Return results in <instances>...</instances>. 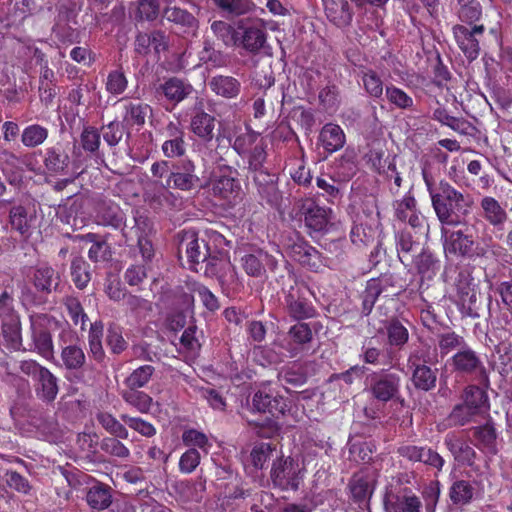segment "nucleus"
<instances>
[{
    "mask_svg": "<svg viewBox=\"0 0 512 512\" xmlns=\"http://www.w3.org/2000/svg\"><path fill=\"white\" fill-rule=\"evenodd\" d=\"M472 204L468 194L461 193L446 181H440L437 193L432 195V206L443 226L457 227L464 224Z\"/></svg>",
    "mask_w": 512,
    "mask_h": 512,
    "instance_id": "obj_1",
    "label": "nucleus"
},
{
    "mask_svg": "<svg viewBox=\"0 0 512 512\" xmlns=\"http://www.w3.org/2000/svg\"><path fill=\"white\" fill-rule=\"evenodd\" d=\"M402 377L390 369L372 371L366 376L365 391L376 401L386 404L400 399Z\"/></svg>",
    "mask_w": 512,
    "mask_h": 512,
    "instance_id": "obj_2",
    "label": "nucleus"
},
{
    "mask_svg": "<svg viewBox=\"0 0 512 512\" xmlns=\"http://www.w3.org/2000/svg\"><path fill=\"white\" fill-rule=\"evenodd\" d=\"M224 161L222 156L215 158L220 175L215 176L211 183V194L222 201L223 205L233 207L240 203L243 192L239 179L231 175L232 173L237 174V171L222 163Z\"/></svg>",
    "mask_w": 512,
    "mask_h": 512,
    "instance_id": "obj_3",
    "label": "nucleus"
},
{
    "mask_svg": "<svg viewBox=\"0 0 512 512\" xmlns=\"http://www.w3.org/2000/svg\"><path fill=\"white\" fill-rule=\"evenodd\" d=\"M284 302L288 314L295 320H304L314 317L316 311L308 301L309 288L297 281L294 274L288 272L287 283H283Z\"/></svg>",
    "mask_w": 512,
    "mask_h": 512,
    "instance_id": "obj_4",
    "label": "nucleus"
},
{
    "mask_svg": "<svg viewBox=\"0 0 512 512\" xmlns=\"http://www.w3.org/2000/svg\"><path fill=\"white\" fill-rule=\"evenodd\" d=\"M462 228L457 231H449L444 226L441 229L445 237L444 249L446 252L462 257H482L485 255L484 248L479 246L473 233L474 226H469L464 219Z\"/></svg>",
    "mask_w": 512,
    "mask_h": 512,
    "instance_id": "obj_5",
    "label": "nucleus"
},
{
    "mask_svg": "<svg viewBox=\"0 0 512 512\" xmlns=\"http://www.w3.org/2000/svg\"><path fill=\"white\" fill-rule=\"evenodd\" d=\"M450 365L454 372L461 375L473 376L482 387H489L490 381L486 367L479 354L468 344L465 348L460 350V352H456L451 357Z\"/></svg>",
    "mask_w": 512,
    "mask_h": 512,
    "instance_id": "obj_6",
    "label": "nucleus"
},
{
    "mask_svg": "<svg viewBox=\"0 0 512 512\" xmlns=\"http://www.w3.org/2000/svg\"><path fill=\"white\" fill-rule=\"evenodd\" d=\"M270 478L274 487L282 491H297L302 482L299 465L292 458L283 456L273 460Z\"/></svg>",
    "mask_w": 512,
    "mask_h": 512,
    "instance_id": "obj_7",
    "label": "nucleus"
},
{
    "mask_svg": "<svg viewBox=\"0 0 512 512\" xmlns=\"http://www.w3.org/2000/svg\"><path fill=\"white\" fill-rule=\"evenodd\" d=\"M287 250L293 260L310 271L319 272L327 266L328 259L300 236L289 240Z\"/></svg>",
    "mask_w": 512,
    "mask_h": 512,
    "instance_id": "obj_8",
    "label": "nucleus"
},
{
    "mask_svg": "<svg viewBox=\"0 0 512 512\" xmlns=\"http://www.w3.org/2000/svg\"><path fill=\"white\" fill-rule=\"evenodd\" d=\"M170 187L181 191H190L202 187L201 178L192 160L185 158L172 163V169L164 188Z\"/></svg>",
    "mask_w": 512,
    "mask_h": 512,
    "instance_id": "obj_9",
    "label": "nucleus"
},
{
    "mask_svg": "<svg viewBox=\"0 0 512 512\" xmlns=\"http://www.w3.org/2000/svg\"><path fill=\"white\" fill-rule=\"evenodd\" d=\"M178 254L185 253L191 265L204 263L210 256V249L204 239H200L195 230H182L176 235Z\"/></svg>",
    "mask_w": 512,
    "mask_h": 512,
    "instance_id": "obj_10",
    "label": "nucleus"
},
{
    "mask_svg": "<svg viewBox=\"0 0 512 512\" xmlns=\"http://www.w3.org/2000/svg\"><path fill=\"white\" fill-rule=\"evenodd\" d=\"M242 31L238 43L251 54H257L266 47L267 34L263 22L259 19H242L237 23Z\"/></svg>",
    "mask_w": 512,
    "mask_h": 512,
    "instance_id": "obj_11",
    "label": "nucleus"
},
{
    "mask_svg": "<svg viewBox=\"0 0 512 512\" xmlns=\"http://www.w3.org/2000/svg\"><path fill=\"white\" fill-rule=\"evenodd\" d=\"M259 197L272 207L280 206L282 193L278 188V175L267 170L250 175Z\"/></svg>",
    "mask_w": 512,
    "mask_h": 512,
    "instance_id": "obj_12",
    "label": "nucleus"
},
{
    "mask_svg": "<svg viewBox=\"0 0 512 512\" xmlns=\"http://www.w3.org/2000/svg\"><path fill=\"white\" fill-rule=\"evenodd\" d=\"M484 30L483 25H475L472 28L464 25H455L453 27L456 42L468 59L473 60L477 58L480 50L478 37L483 35Z\"/></svg>",
    "mask_w": 512,
    "mask_h": 512,
    "instance_id": "obj_13",
    "label": "nucleus"
},
{
    "mask_svg": "<svg viewBox=\"0 0 512 512\" xmlns=\"http://www.w3.org/2000/svg\"><path fill=\"white\" fill-rule=\"evenodd\" d=\"M204 273L210 277H216L220 282H234L236 278L235 267L230 262L229 257L221 252L208 256L205 260Z\"/></svg>",
    "mask_w": 512,
    "mask_h": 512,
    "instance_id": "obj_14",
    "label": "nucleus"
},
{
    "mask_svg": "<svg viewBox=\"0 0 512 512\" xmlns=\"http://www.w3.org/2000/svg\"><path fill=\"white\" fill-rule=\"evenodd\" d=\"M397 453L411 462H420L437 470H441L444 465L443 457L430 447L402 445Z\"/></svg>",
    "mask_w": 512,
    "mask_h": 512,
    "instance_id": "obj_15",
    "label": "nucleus"
},
{
    "mask_svg": "<svg viewBox=\"0 0 512 512\" xmlns=\"http://www.w3.org/2000/svg\"><path fill=\"white\" fill-rule=\"evenodd\" d=\"M96 217L98 223L101 225L110 226L114 229H121L126 245H130V237L124 230L125 215L117 204L105 200L99 202Z\"/></svg>",
    "mask_w": 512,
    "mask_h": 512,
    "instance_id": "obj_16",
    "label": "nucleus"
},
{
    "mask_svg": "<svg viewBox=\"0 0 512 512\" xmlns=\"http://www.w3.org/2000/svg\"><path fill=\"white\" fill-rule=\"evenodd\" d=\"M252 409L259 413H269L278 418L289 411V405L282 396H273L265 391H257L252 397Z\"/></svg>",
    "mask_w": 512,
    "mask_h": 512,
    "instance_id": "obj_17",
    "label": "nucleus"
},
{
    "mask_svg": "<svg viewBox=\"0 0 512 512\" xmlns=\"http://www.w3.org/2000/svg\"><path fill=\"white\" fill-rule=\"evenodd\" d=\"M3 312H6V314L0 317V335L2 334L9 348L15 351L23 350L19 315L11 308H3Z\"/></svg>",
    "mask_w": 512,
    "mask_h": 512,
    "instance_id": "obj_18",
    "label": "nucleus"
},
{
    "mask_svg": "<svg viewBox=\"0 0 512 512\" xmlns=\"http://www.w3.org/2000/svg\"><path fill=\"white\" fill-rule=\"evenodd\" d=\"M388 286H392L391 276H381L379 278H372L367 281L365 290L361 293L360 296V312L362 316L370 315L379 296L387 291Z\"/></svg>",
    "mask_w": 512,
    "mask_h": 512,
    "instance_id": "obj_19",
    "label": "nucleus"
},
{
    "mask_svg": "<svg viewBox=\"0 0 512 512\" xmlns=\"http://www.w3.org/2000/svg\"><path fill=\"white\" fill-rule=\"evenodd\" d=\"M30 282L38 293L48 295L58 291L61 278L51 266L40 265L33 270Z\"/></svg>",
    "mask_w": 512,
    "mask_h": 512,
    "instance_id": "obj_20",
    "label": "nucleus"
},
{
    "mask_svg": "<svg viewBox=\"0 0 512 512\" xmlns=\"http://www.w3.org/2000/svg\"><path fill=\"white\" fill-rule=\"evenodd\" d=\"M158 91L164 95L168 102L174 105L189 98L195 92L194 87L188 80L175 76L160 84Z\"/></svg>",
    "mask_w": 512,
    "mask_h": 512,
    "instance_id": "obj_21",
    "label": "nucleus"
},
{
    "mask_svg": "<svg viewBox=\"0 0 512 512\" xmlns=\"http://www.w3.org/2000/svg\"><path fill=\"white\" fill-rule=\"evenodd\" d=\"M134 222L133 228H135L137 234L136 248L141 254L143 262L148 263L155 254L152 241L149 239V234L152 232V224L148 217L139 214L134 216Z\"/></svg>",
    "mask_w": 512,
    "mask_h": 512,
    "instance_id": "obj_22",
    "label": "nucleus"
},
{
    "mask_svg": "<svg viewBox=\"0 0 512 512\" xmlns=\"http://www.w3.org/2000/svg\"><path fill=\"white\" fill-rule=\"evenodd\" d=\"M444 445L457 462L468 466H472L474 464L476 459L475 450L456 433H448L445 436Z\"/></svg>",
    "mask_w": 512,
    "mask_h": 512,
    "instance_id": "obj_23",
    "label": "nucleus"
},
{
    "mask_svg": "<svg viewBox=\"0 0 512 512\" xmlns=\"http://www.w3.org/2000/svg\"><path fill=\"white\" fill-rule=\"evenodd\" d=\"M163 17L177 26L181 33L195 36L199 27V21L189 11L173 6L167 7Z\"/></svg>",
    "mask_w": 512,
    "mask_h": 512,
    "instance_id": "obj_24",
    "label": "nucleus"
},
{
    "mask_svg": "<svg viewBox=\"0 0 512 512\" xmlns=\"http://www.w3.org/2000/svg\"><path fill=\"white\" fill-rule=\"evenodd\" d=\"M43 165L49 175H67L70 157L60 146L48 147L45 149Z\"/></svg>",
    "mask_w": 512,
    "mask_h": 512,
    "instance_id": "obj_25",
    "label": "nucleus"
},
{
    "mask_svg": "<svg viewBox=\"0 0 512 512\" xmlns=\"http://www.w3.org/2000/svg\"><path fill=\"white\" fill-rule=\"evenodd\" d=\"M305 225L309 232H324L330 223L331 210L323 208L314 202L303 206Z\"/></svg>",
    "mask_w": 512,
    "mask_h": 512,
    "instance_id": "obj_26",
    "label": "nucleus"
},
{
    "mask_svg": "<svg viewBox=\"0 0 512 512\" xmlns=\"http://www.w3.org/2000/svg\"><path fill=\"white\" fill-rule=\"evenodd\" d=\"M161 302L165 308L172 312L183 314L192 308L194 298L191 294L185 292L183 288L176 287L165 291L161 296Z\"/></svg>",
    "mask_w": 512,
    "mask_h": 512,
    "instance_id": "obj_27",
    "label": "nucleus"
},
{
    "mask_svg": "<svg viewBox=\"0 0 512 512\" xmlns=\"http://www.w3.org/2000/svg\"><path fill=\"white\" fill-rule=\"evenodd\" d=\"M327 18L338 27L350 25L353 13L347 0H323Z\"/></svg>",
    "mask_w": 512,
    "mask_h": 512,
    "instance_id": "obj_28",
    "label": "nucleus"
},
{
    "mask_svg": "<svg viewBox=\"0 0 512 512\" xmlns=\"http://www.w3.org/2000/svg\"><path fill=\"white\" fill-rule=\"evenodd\" d=\"M208 85L213 93L225 99L237 98L241 92V82L228 75L213 76Z\"/></svg>",
    "mask_w": 512,
    "mask_h": 512,
    "instance_id": "obj_29",
    "label": "nucleus"
},
{
    "mask_svg": "<svg viewBox=\"0 0 512 512\" xmlns=\"http://www.w3.org/2000/svg\"><path fill=\"white\" fill-rule=\"evenodd\" d=\"M215 122L216 119L213 115L199 109L191 117L190 129L197 137L209 142L214 138Z\"/></svg>",
    "mask_w": 512,
    "mask_h": 512,
    "instance_id": "obj_30",
    "label": "nucleus"
},
{
    "mask_svg": "<svg viewBox=\"0 0 512 512\" xmlns=\"http://www.w3.org/2000/svg\"><path fill=\"white\" fill-rule=\"evenodd\" d=\"M476 441L475 445L491 454H496L497 432L495 425L489 419L484 425L475 426L470 429Z\"/></svg>",
    "mask_w": 512,
    "mask_h": 512,
    "instance_id": "obj_31",
    "label": "nucleus"
},
{
    "mask_svg": "<svg viewBox=\"0 0 512 512\" xmlns=\"http://www.w3.org/2000/svg\"><path fill=\"white\" fill-rule=\"evenodd\" d=\"M35 381V392L45 402H53L58 394V379L46 367L38 375Z\"/></svg>",
    "mask_w": 512,
    "mask_h": 512,
    "instance_id": "obj_32",
    "label": "nucleus"
},
{
    "mask_svg": "<svg viewBox=\"0 0 512 512\" xmlns=\"http://www.w3.org/2000/svg\"><path fill=\"white\" fill-rule=\"evenodd\" d=\"M123 122L128 126L143 127L146 119L151 118L153 110L150 105L139 102L129 101L124 106Z\"/></svg>",
    "mask_w": 512,
    "mask_h": 512,
    "instance_id": "obj_33",
    "label": "nucleus"
},
{
    "mask_svg": "<svg viewBox=\"0 0 512 512\" xmlns=\"http://www.w3.org/2000/svg\"><path fill=\"white\" fill-rule=\"evenodd\" d=\"M438 369L430 366H415L411 370V382L416 390L430 392L436 388Z\"/></svg>",
    "mask_w": 512,
    "mask_h": 512,
    "instance_id": "obj_34",
    "label": "nucleus"
},
{
    "mask_svg": "<svg viewBox=\"0 0 512 512\" xmlns=\"http://www.w3.org/2000/svg\"><path fill=\"white\" fill-rule=\"evenodd\" d=\"M319 141L328 153H333L341 149L346 141L342 128L333 123L325 124L319 134Z\"/></svg>",
    "mask_w": 512,
    "mask_h": 512,
    "instance_id": "obj_35",
    "label": "nucleus"
},
{
    "mask_svg": "<svg viewBox=\"0 0 512 512\" xmlns=\"http://www.w3.org/2000/svg\"><path fill=\"white\" fill-rule=\"evenodd\" d=\"M413 265L421 279H432L440 268L439 259L428 249H422L413 258Z\"/></svg>",
    "mask_w": 512,
    "mask_h": 512,
    "instance_id": "obj_36",
    "label": "nucleus"
},
{
    "mask_svg": "<svg viewBox=\"0 0 512 512\" xmlns=\"http://www.w3.org/2000/svg\"><path fill=\"white\" fill-rule=\"evenodd\" d=\"M199 61L210 69L226 67L229 64L230 59L228 54L216 49L214 43L209 39H205L203 42V49L199 52Z\"/></svg>",
    "mask_w": 512,
    "mask_h": 512,
    "instance_id": "obj_37",
    "label": "nucleus"
},
{
    "mask_svg": "<svg viewBox=\"0 0 512 512\" xmlns=\"http://www.w3.org/2000/svg\"><path fill=\"white\" fill-rule=\"evenodd\" d=\"M480 206L483 210V218L494 227H501L507 220V213L500 203L493 197L482 198Z\"/></svg>",
    "mask_w": 512,
    "mask_h": 512,
    "instance_id": "obj_38",
    "label": "nucleus"
},
{
    "mask_svg": "<svg viewBox=\"0 0 512 512\" xmlns=\"http://www.w3.org/2000/svg\"><path fill=\"white\" fill-rule=\"evenodd\" d=\"M436 338L441 357H444L453 351L460 352V350L465 348L467 345L463 336L450 329H446L443 332L438 333Z\"/></svg>",
    "mask_w": 512,
    "mask_h": 512,
    "instance_id": "obj_39",
    "label": "nucleus"
},
{
    "mask_svg": "<svg viewBox=\"0 0 512 512\" xmlns=\"http://www.w3.org/2000/svg\"><path fill=\"white\" fill-rule=\"evenodd\" d=\"M460 5L459 18L466 23L472 24L478 21L483 9L492 5V0H458Z\"/></svg>",
    "mask_w": 512,
    "mask_h": 512,
    "instance_id": "obj_40",
    "label": "nucleus"
},
{
    "mask_svg": "<svg viewBox=\"0 0 512 512\" xmlns=\"http://www.w3.org/2000/svg\"><path fill=\"white\" fill-rule=\"evenodd\" d=\"M86 500L92 509H107L112 503V490L109 486L98 483L88 490Z\"/></svg>",
    "mask_w": 512,
    "mask_h": 512,
    "instance_id": "obj_41",
    "label": "nucleus"
},
{
    "mask_svg": "<svg viewBox=\"0 0 512 512\" xmlns=\"http://www.w3.org/2000/svg\"><path fill=\"white\" fill-rule=\"evenodd\" d=\"M395 244L399 260L402 264L407 265L411 259V254L416 251L419 243L414 241L409 231L400 230L395 233Z\"/></svg>",
    "mask_w": 512,
    "mask_h": 512,
    "instance_id": "obj_42",
    "label": "nucleus"
},
{
    "mask_svg": "<svg viewBox=\"0 0 512 512\" xmlns=\"http://www.w3.org/2000/svg\"><path fill=\"white\" fill-rule=\"evenodd\" d=\"M103 328V323L96 321L91 324L88 333L90 355L98 363H102L105 359V351L102 345Z\"/></svg>",
    "mask_w": 512,
    "mask_h": 512,
    "instance_id": "obj_43",
    "label": "nucleus"
},
{
    "mask_svg": "<svg viewBox=\"0 0 512 512\" xmlns=\"http://www.w3.org/2000/svg\"><path fill=\"white\" fill-rule=\"evenodd\" d=\"M357 155L353 149H346L335 162V172L343 181L350 180L357 173Z\"/></svg>",
    "mask_w": 512,
    "mask_h": 512,
    "instance_id": "obj_44",
    "label": "nucleus"
},
{
    "mask_svg": "<svg viewBox=\"0 0 512 512\" xmlns=\"http://www.w3.org/2000/svg\"><path fill=\"white\" fill-rule=\"evenodd\" d=\"M32 338L33 346L28 349L29 351H37L45 358L53 355L52 336L47 329L32 326ZM23 350L26 351L27 349L23 348Z\"/></svg>",
    "mask_w": 512,
    "mask_h": 512,
    "instance_id": "obj_45",
    "label": "nucleus"
},
{
    "mask_svg": "<svg viewBox=\"0 0 512 512\" xmlns=\"http://www.w3.org/2000/svg\"><path fill=\"white\" fill-rule=\"evenodd\" d=\"M421 501L415 495L393 496L385 501L388 512H420Z\"/></svg>",
    "mask_w": 512,
    "mask_h": 512,
    "instance_id": "obj_46",
    "label": "nucleus"
},
{
    "mask_svg": "<svg viewBox=\"0 0 512 512\" xmlns=\"http://www.w3.org/2000/svg\"><path fill=\"white\" fill-rule=\"evenodd\" d=\"M213 4L227 17H237L253 9L250 0H212Z\"/></svg>",
    "mask_w": 512,
    "mask_h": 512,
    "instance_id": "obj_47",
    "label": "nucleus"
},
{
    "mask_svg": "<svg viewBox=\"0 0 512 512\" xmlns=\"http://www.w3.org/2000/svg\"><path fill=\"white\" fill-rule=\"evenodd\" d=\"M122 399L140 413H147L152 404V398L139 389L125 388L120 392Z\"/></svg>",
    "mask_w": 512,
    "mask_h": 512,
    "instance_id": "obj_48",
    "label": "nucleus"
},
{
    "mask_svg": "<svg viewBox=\"0 0 512 512\" xmlns=\"http://www.w3.org/2000/svg\"><path fill=\"white\" fill-rule=\"evenodd\" d=\"M70 274L72 282L79 290L85 289L91 280L89 264L81 256L72 259Z\"/></svg>",
    "mask_w": 512,
    "mask_h": 512,
    "instance_id": "obj_49",
    "label": "nucleus"
},
{
    "mask_svg": "<svg viewBox=\"0 0 512 512\" xmlns=\"http://www.w3.org/2000/svg\"><path fill=\"white\" fill-rule=\"evenodd\" d=\"M61 360L67 370H80L86 363V356L80 346L71 344L62 349Z\"/></svg>",
    "mask_w": 512,
    "mask_h": 512,
    "instance_id": "obj_50",
    "label": "nucleus"
},
{
    "mask_svg": "<svg viewBox=\"0 0 512 512\" xmlns=\"http://www.w3.org/2000/svg\"><path fill=\"white\" fill-rule=\"evenodd\" d=\"M433 119L463 135L470 134V130L472 129V125L469 121L464 118L449 115L444 108H437L433 112Z\"/></svg>",
    "mask_w": 512,
    "mask_h": 512,
    "instance_id": "obj_51",
    "label": "nucleus"
},
{
    "mask_svg": "<svg viewBox=\"0 0 512 512\" xmlns=\"http://www.w3.org/2000/svg\"><path fill=\"white\" fill-rule=\"evenodd\" d=\"M388 341L391 346L402 348L409 339V332L403 323L397 319L392 318L386 325Z\"/></svg>",
    "mask_w": 512,
    "mask_h": 512,
    "instance_id": "obj_52",
    "label": "nucleus"
},
{
    "mask_svg": "<svg viewBox=\"0 0 512 512\" xmlns=\"http://www.w3.org/2000/svg\"><path fill=\"white\" fill-rule=\"evenodd\" d=\"M184 132L174 127L171 139L162 144V152L168 158L181 157L185 154Z\"/></svg>",
    "mask_w": 512,
    "mask_h": 512,
    "instance_id": "obj_53",
    "label": "nucleus"
},
{
    "mask_svg": "<svg viewBox=\"0 0 512 512\" xmlns=\"http://www.w3.org/2000/svg\"><path fill=\"white\" fill-rule=\"evenodd\" d=\"M267 159L266 146L264 143L256 144L248 153L247 156V169L248 176L258 173V171L267 170L268 168L265 166V162Z\"/></svg>",
    "mask_w": 512,
    "mask_h": 512,
    "instance_id": "obj_54",
    "label": "nucleus"
},
{
    "mask_svg": "<svg viewBox=\"0 0 512 512\" xmlns=\"http://www.w3.org/2000/svg\"><path fill=\"white\" fill-rule=\"evenodd\" d=\"M210 28L215 37L226 47H230L238 43L239 33L227 22L221 20L214 21L211 23Z\"/></svg>",
    "mask_w": 512,
    "mask_h": 512,
    "instance_id": "obj_55",
    "label": "nucleus"
},
{
    "mask_svg": "<svg viewBox=\"0 0 512 512\" xmlns=\"http://www.w3.org/2000/svg\"><path fill=\"white\" fill-rule=\"evenodd\" d=\"M474 495V488L465 480L455 481L449 490V497L453 504L464 505L469 503Z\"/></svg>",
    "mask_w": 512,
    "mask_h": 512,
    "instance_id": "obj_56",
    "label": "nucleus"
},
{
    "mask_svg": "<svg viewBox=\"0 0 512 512\" xmlns=\"http://www.w3.org/2000/svg\"><path fill=\"white\" fill-rule=\"evenodd\" d=\"M99 424L116 438L127 439L129 437L128 430L113 415L107 412H100L96 415Z\"/></svg>",
    "mask_w": 512,
    "mask_h": 512,
    "instance_id": "obj_57",
    "label": "nucleus"
},
{
    "mask_svg": "<svg viewBox=\"0 0 512 512\" xmlns=\"http://www.w3.org/2000/svg\"><path fill=\"white\" fill-rule=\"evenodd\" d=\"M385 94L390 104L396 108L410 111L415 110L413 98L404 90L394 85H389L386 86Z\"/></svg>",
    "mask_w": 512,
    "mask_h": 512,
    "instance_id": "obj_58",
    "label": "nucleus"
},
{
    "mask_svg": "<svg viewBox=\"0 0 512 512\" xmlns=\"http://www.w3.org/2000/svg\"><path fill=\"white\" fill-rule=\"evenodd\" d=\"M276 452V445L272 443L260 442L254 445L251 450V463L256 469L262 470L267 461L272 458Z\"/></svg>",
    "mask_w": 512,
    "mask_h": 512,
    "instance_id": "obj_59",
    "label": "nucleus"
},
{
    "mask_svg": "<svg viewBox=\"0 0 512 512\" xmlns=\"http://www.w3.org/2000/svg\"><path fill=\"white\" fill-rule=\"evenodd\" d=\"M484 388L485 387L481 388L476 385H470L464 390V403L476 413H478L482 407L488 406V396Z\"/></svg>",
    "mask_w": 512,
    "mask_h": 512,
    "instance_id": "obj_60",
    "label": "nucleus"
},
{
    "mask_svg": "<svg viewBox=\"0 0 512 512\" xmlns=\"http://www.w3.org/2000/svg\"><path fill=\"white\" fill-rule=\"evenodd\" d=\"M155 368L151 365H142L132 371L125 379L124 384L127 388L140 389L144 387L152 378Z\"/></svg>",
    "mask_w": 512,
    "mask_h": 512,
    "instance_id": "obj_61",
    "label": "nucleus"
},
{
    "mask_svg": "<svg viewBox=\"0 0 512 512\" xmlns=\"http://www.w3.org/2000/svg\"><path fill=\"white\" fill-rule=\"evenodd\" d=\"M123 302L127 310L136 317H146L152 312V303L138 295L127 293Z\"/></svg>",
    "mask_w": 512,
    "mask_h": 512,
    "instance_id": "obj_62",
    "label": "nucleus"
},
{
    "mask_svg": "<svg viewBox=\"0 0 512 512\" xmlns=\"http://www.w3.org/2000/svg\"><path fill=\"white\" fill-rule=\"evenodd\" d=\"M477 414L478 413L463 402L453 407L447 420L449 426L460 427L470 423L472 418Z\"/></svg>",
    "mask_w": 512,
    "mask_h": 512,
    "instance_id": "obj_63",
    "label": "nucleus"
},
{
    "mask_svg": "<svg viewBox=\"0 0 512 512\" xmlns=\"http://www.w3.org/2000/svg\"><path fill=\"white\" fill-rule=\"evenodd\" d=\"M48 137V130L45 127L34 124L23 130L21 141L26 147L41 145Z\"/></svg>",
    "mask_w": 512,
    "mask_h": 512,
    "instance_id": "obj_64",
    "label": "nucleus"
}]
</instances>
